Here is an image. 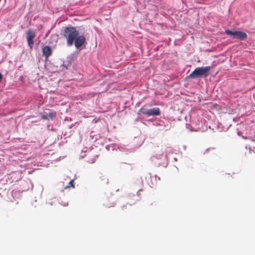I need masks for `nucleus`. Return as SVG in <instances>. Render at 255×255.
<instances>
[{
    "mask_svg": "<svg viewBox=\"0 0 255 255\" xmlns=\"http://www.w3.org/2000/svg\"><path fill=\"white\" fill-rule=\"evenodd\" d=\"M78 34V31L74 27L69 26L65 28L63 35L67 39V43L68 46L73 45L74 39H76Z\"/></svg>",
    "mask_w": 255,
    "mask_h": 255,
    "instance_id": "obj_1",
    "label": "nucleus"
},
{
    "mask_svg": "<svg viewBox=\"0 0 255 255\" xmlns=\"http://www.w3.org/2000/svg\"><path fill=\"white\" fill-rule=\"evenodd\" d=\"M211 69L210 66L197 67L189 75V78H196L199 77H206Z\"/></svg>",
    "mask_w": 255,
    "mask_h": 255,
    "instance_id": "obj_2",
    "label": "nucleus"
},
{
    "mask_svg": "<svg viewBox=\"0 0 255 255\" xmlns=\"http://www.w3.org/2000/svg\"><path fill=\"white\" fill-rule=\"evenodd\" d=\"M138 115L143 114L147 117L155 116L160 115V110L159 108H153L146 109L144 108H141L138 112Z\"/></svg>",
    "mask_w": 255,
    "mask_h": 255,
    "instance_id": "obj_3",
    "label": "nucleus"
},
{
    "mask_svg": "<svg viewBox=\"0 0 255 255\" xmlns=\"http://www.w3.org/2000/svg\"><path fill=\"white\" fill-rule=\"evenodd\" d=\"M225 32L233 38H237L240 40H244L247 38V34L243 31L227 29L225 30Z\"/></svg>",
    "mask_w": 255,
    "mask_h": 255,
    "instance_id": "obj_4",
    "label": "nucleus"
},
{
    "mask_svg": "<svg viewBox=\"0 0 255 255\" xmlns=\"http://www.w3.org/2000/svg\"><path fill=\"white\" fill-rule=\"evenodd\" d=\"M26 34L28 45L30 48H31L34 44L33 39L36 36L35 33L32 29H29L26 31Z\"/></svg>",
    "mask_w": 255,
    "mask_h": 255,
    "instance_id": "obj_5",
    "label": "nucleus"
},
{
    "mask_svg": "<svg viewBox=\"0 0 255 255\" xmlns=\"http://www.w3.org/2000/svg\"><path fill=\"white\" fill-rule=\"evenodd\" d=\"M74 45L75 47L77 49L79 48L85 42V38L83 35H78V36L76 37V39H74Z\"/></svg>",
    "mask_w": 255,
    "mask_h": 255,
    "instance_id": "obj_6",
    "label": "nucleus"
},
{
    "mask_svg": "<svg viewBox=\"0 0 255 255\" xmlns=\"http://www.w3.org/2000/svg\"><path fill=\"white\" fill-rule=\"evenodd\" d=\"M56 113L53 112H49L48 113L44 112L42 115V118L44 120L52 119L55 116Z\"/></svg>",
    "mask_w": 255,
    "mask_h": 255,
    "instance_id": "obj_7",
    "label": "nucleus"
},
{
    "mask_svg": "<svg viewBox=\"0 0 255 255\" xmlns=\"http://www.w3.org/2000/svg\"><path fill=\"white\" fill-rule=\"evenodd\" d=\"M43 54L46 57H48L51 54V50L50 47L45 46L42 49Z\"/></svg>",
    "mask_w": 255,
    "mask_h": 255,
    "instance_id": "obj_8",
    "label": "nucleus"
},
{
    "mask_svg": "<svg viewBox=\"0 0 255 255\" xmlns=\"http://www.w3.org/2000/svg\"><path fill=\"white\" fill-rule=\"evenodd\" d=\"M73 180H71V181L69 182L68 185L67 186H65V189L68 188H69V187H74V185H73Z\"/></svg>",
    "mask_w": 255,
    "mask_h": 255,
    "instance_id": "obj_9",
    "label": "nucleus"
},
{
    "mask_svg": "<svg viewBox=\"0 0 255 255\" xmlns=\"http://www.w3.org/2000/svg\"><path fill=\"white\" fill-rule=\"evenodd\" d=\"M2 76L1 73H0V82L1 81L2 79Z\"/></svg>",
    "mask_w": 255,
    "mask_h": 255,
    "instance_id": "obj_10",
    "label": "nucleus"
},
{
    "mask_svg": "<svg viewBox=\"0 0 255 255\" xmlns=\"http://www.w3.org/2000/svg\"><path fill=\"white\" fill-rule=\"evenodd\" d=\"M95 162V159H92L91 161H90L91 163H93Z\"/></svg>",
    "mask_w": 255,
    "mask_h": 255,
    "instance_id": "obj_11",
    "label": "nucleus"
}]
</instances>
